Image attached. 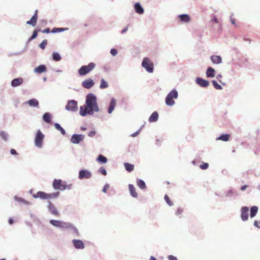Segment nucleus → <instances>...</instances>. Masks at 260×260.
Listing matches in <instances>:
<instances>
[{"mask_svg": "<svg viewBox=\"0 0 260 260\" xmlns=\"http://www.w3.org/2000/svg\"><path fill=\"white\" fill-rule=\"evenodd\" d=\"M99 111L96 96L92 93L87 94L85 105L80 107L79 114H91Z\"/></svg>", "mask_w": 260, "mask_h": 260, "instance_id": "obj_1", "label": "nucleus"}, {"mask_svg": "<svg viewBox=\"0 0 260 260\" xmlns=\"http://www.w3.org/2000/svg\"><path fill=\"white\" fill-rule=\"evenodd\" d=\"M49 223L54 227L60 229L62 231L67 230L70 232L76 237H79L80 236V234L78 229L71 222H65L60 220L50 219Z\"/></svg>", "mask_w": 260, "mask_h": 260, "instance_id": "obj_2", "label": "nucleus"}, {"mask_svg": "<svg viewBox=\"0 0 260 260\" xmlns=\"http://www.w3.org/2000/svg\"><path fill=\"white\" fill-rule=\"evenodd\" d=\"M45 138V135L42 133L40 129H38L37 131L34 143L35 145L39 148H41L43 146L44 140Z\"/></svg>", "mask_w": 260, "mask_h": 260, "instance_id": "obj_3", "label": "nucleus"}, {"mask_svg": "<svg viewBox=\"0 0 260 260\" xmlns=\"http://www.w3.org/2000/svg\"><path fill=\"white\" fill-rule=\"evenodd\" d=\"M178 92L175 89L172 90L166 98V103L168 106H173L175 104L174 99L178 98Z\"/></svg>", "mask_w": 260, "mask_h": 260, "instance_id": "obj_4", "label": "nucleus"}, {"mask_svg": "<svg viewBox=\"0 0 260 260\" xmlns=\"http://www.w3.org/2000/svg\"><path fill=\"white\" fill-rule=\"evenodd\" d=\"M95 67L93 62H90L87 66H82L78 70L80 76H84L91 72Z\"/></svg>", "mask_w": 260, "mask_h": 260, "instance_id": "obj_5", "label": "nucleus"}, {"mask_svg": "<svg viewBox=\"0 0 260 260\" xmlns=\"http://www.w3.org/2000/svg\"><path fill=\"white\" fill-rule=\"evenodd\" d=\"M142 66L149 73H152L154 69V64L148 57H145L142 62Z\"/></svg>", "mask_w": 260, "mask_h": 260, "instance_id": "obj_6", "label": "nucleus"}, {"mask_svg": "<svg viewBox=\"0 0 260 260\" xmlns=\"http://www.w3.org/2000/svg\"><path fill=\"white\" fill-rule=\"evenodd\" d=\"M46 208L48 212L51 215L56 217L59 216V212L55 206L51 201H48L47 202Z\"/></svg>", "mask_w": 260, "mask_h": 260, "instance_id": "obj_7", "label": "nucleus"}, {"mask_svg": "<svg viewBox=\"0 0 260 260\" xmlns=\"http://www.w3.org/2000/svg\"><path fill=\"white\" fill-rule=\"evenodd\" d=\"M92 177L91 172L87 169H82L79 171L78 178L80 180L89 179Z\"/></svg>", "mask_w": 260, "mask_h": 260, "instance_id": "obj_8", "label": "nucleus"}, {"mask_svg": "<svg viewBox=\"0 0 260 260\" xmlns=\"http://www.w3.org/2000/svg\"><path fill=\"white\" fill-rule=\"evenodd\" d=\"M84 136L81 134H73L71 138L70 142L75 144H78L83 140Z\"/></svg>", "mask_w": 260, "mask_h": 260, "instance_id": "obj_9", "label": "nucleus"}, {"mask_svg": "<svg viewBox=\"0 0 260 260\" xmlns=\"http://www.w3.org/2000/svg\"><path fill=\"white\" fill-rule=\"evenodd\" d=\"M66 109L71 112H76L77 109V102L75 100H71L68 102Z\"/></svg>", "mask_w": 260, "mask_h": 260, "instance_id": "obj_10", "label": "nucleus"}, {"mask_svg": "<svg viewBox=\"0 0 260 260\" xmlns=\"http://www.w3.org/2000/svg\"><path fill=\"white\" fill-rule=\"evenodd\" d=\"M240 217L242 221H246L248 219L249 208L247 206H244L241 208Z\"/></svg>", "mask_w": 260, "mask_h": 260, "instance_id": "obj_11", "label": "nucleus"}, {"mask_svg": "<svg viewBox=\"0 0 260 260\" xmlns=\"http://www.w3.org/2000/svg\"><path fill=\"white\" fill-rule=\"evenodd\" d=\"M72 243L74 248L77 249H83L85 247V245L81 240L74 239L72 240Z\"/></svg>", "mask_w": 260, "mask_h": 260, "instance_id": "obj_12", "label": "nucleus"}, {"mask_svg": "<svg viewBox=\"0 0 260 260\" xmlns=\"http://www.w3.org/2000/svg\"><path fill=\"white\" fill-rule=\"evenodd\" d=\"M63 181L61 179H54L52 182V187L55 190H60L62 185Z\"/></svg>", "mask_w": 260, "mask_h": 260, "instance_id": "obj_13", "label": "nucleus"}, {"mask_svg": "<svg viewBox=\"0 0 260 260\" xmlns=\"http://www.w3.org/2000/svg\"><path fill=\"white\" fill-rule=\"evenodd\" d=\"M47 193L43 191H38L37 193L32 194V197L35 199L40 198L41 200L47 199Z\"/></svg>", "mask_w": 260, "mask_h": 260, "instance_id": "obj_14", "label": "nucleus"}, {"mask_svg": "<svg viewBox=\"0 0 260 260\" xmlns=\"http://www.w3.org/2000/svg\"><path fill=\"white\" fill-rule=\"evenodd\" d=\"M38 12L37 10L35 11L34 16L31 17L30 20L26 22V24L31 25L33 26H35L36 25L38 18Z\"/></svg>", "mask_w": 260, "mask_h": 260, "instance_id": "obj_15", "label": "nucleus"}, {"mask_svg": "<svg viewBox=\"0 0 260 260\" xmlns=\"http://www.w3.org/2000/svg\"><path fill=\"white\" fill-rule=\"evenodd\" d=\"M83 87L86 89H89L91 88L94 84L93 80L91 79H88L85 80L82 83Z\"/></svg>", "mask_w": 260, "mask_h": 260, "instance_id": "obj_16", "label": "nucleus"}, {"mask_svg": "<svg viewBox=\"0 0 260 260\" xmlns=\"http://www.w3.org/2000/svg\"><path fill=\"white\" fill-rule=\"evenodd\" d=\"M196 81L199 85L203 87H207L209 84V82L207 80L200 78H198L196 79Z\"/></svg>", "mask_w": 260, "mask_h": 260, "instance_id": "obj_17", "label": "nucleus"}, {"mask_svg": "<svg viewBox=\"0 0 260 260\" xmlns=\"http://www.w3.org/2000/svg\"><path fill=\"white\" fill-rule=\"evenodd\" d=\"M23 80L21 78L13 79L11 82V85L13 87H17L22 84Z\"/></svg>", "mask_w": 260, "mask_h": 260, "instance_id": "obj_18", "label": "nucleus"}, {"mask_svg": "<svg viewBox=\"0 0 260 260\" xmlns=\"http://www.w3.org/2000/svg\"><path fill=\"white\" fill-rule=\"evenodd\" d=\"M14 200L16 202H17L19 203H22L24 205H28V206H30L31 205V203L30 202L24 200V199H23L22 198L19 197L17 196H15L14 197Z\"/></svg>", "mask_w": 260, "mask_h": 260, "instance_id": "obj_19", "label": "nucleus"}, {"mask_svg": "<svg viewBox=\"0 0 260 260\" xmlns=\"http://www.w3.org/2000/svg\"><path fill=\"white\" fill-rule=\"evenodd\" d=\"M258 207L256 206H253L250 207V217L252 218L256 216L258 212Z\"/></svg>", "mask_w": 260, "mask_h": 260, "instance_id": "obj_20", "label": "nucleus"}, {"mask_svg": "<svg viewBox=\"0 0 260 260\" xmlns=\"http://www.w3.org/2000/svg\"><path fill=\"white\" fill-rule=\"evenodd\" d=\"M230 137V135L229 134H222L220 136L216 138V141L221 140L224 142H227L229 141Z\"/></svg>", "mask_w": 260, "mask_h": 260, "instance_id": "obj_21", "label": "nucleus"}, {"mask_svg": "<svg viewBox=\"0 0 260 260\" xmlns=\"http://www.w3.org/2000/svg\"><path fill=\"white\" fill-rule=\"evenodd\" d=\"M128 189H129L131 195L133 198H137L138 197V194H137V192L136 191V189H135L134 186L133 184H129L128 185Z\"/></svg>", "mask_w": 260, "mask_h": 260, "instance_id": "obj_22", "label": "nucleus"}, {"mask_svg": "<svg viewBox=\"0 0 260 260\" xmlns=\"http://www.w3.org/2000/svg\"><path fill=\"white\" fill-rule=\"evenodd\" d=\"M47 71L46 67L45 65H40L35 69V72L37 73H42Z\"/></svg>", "mask_w": 260, "mask_h": 260, "instance_id": "obj_23", "label": "nucleus"}, {"mask_svg": "<svg viewBox=\"0 0 260 260\" xmlns=\"http://www.w3.org/2000/svg\"><path fill=\"white\" fill-rule=\"evenodd\" d=\"M210 58L212 62L215 64L220 63L222 61L221 57L218 55H212L211 56Z\"/></svg>", "mask_w": 260, "mask_h": 260, "instance_id": "obj_24", "label": "nucleus"}, {"mask_svg": "<svg viewBox=\"0 0 260 260\" xmlns=\"http://www.w3.org/2000/svg\"><path fill=\"white\" fill-rule=\"evenodd\" d=\"M96 161H98L100 164H105L107 162L108 159L107 158L102 154H99L96 158Z\"/></svg>", "mask_w": 260, "mask_h": 260, "instance_id": "obj_25", "label": "nucleus"}, {"mask_svg": "<svg viewBox=\"0 0 260 260\" xmlns=\"http://www.w3.org/2000/svg\"><path fill=\"white\" fill-rule=\"evenodd\" d=\"M137 185L141 189H145L146 188V183L144 180L141 179H137Z\"/></svg>", "mask_w": 260, "mask_h": 260, "instance_id": "obj_26", "label": "nucleus"}, {"mask_svg": "<svg viewBox=\"0 0 260 260\" xmlns=\"http://www.w3.org/2000/svg\"><path fill=\"white\" fill-rule=\"evenodd\" d=\"M237 194L236 192L232 188H230L225 192V196L227 198L235 197Z\"/></svg>", "mask_w": 260, "mask_h": 260, "instance_id": "obj_27", "label": "nucleus"}, {"mask_svg": "<svg viewBox=\"0 0 260 260\" xmlns=\"http://www.w3.org/2000/svg\"><path fill=\"white\" fill-rule=\"evenodd\" d=\"M181 22H188L190 21V18L189 15L187 14H182L179 16Z\"/></svg>", "mask_w": 260, "mask_h": 260, "instance_id": "obj_28", "label": "nucleus"}, {"mask_svg": "<svg viewBox=\"0 0 260 260\" xmlns=\"http://www.w3.org/2000/svg\"><path fill=\"white\" fill-rule=\"evenodd\" d=\"M59 195H60V192L59 191L47 193V200L56 199L57 198H58L59 196Z\"/></svg>", "mask_w": 260, "mask_h": 260, "instance_id": "obj_29", "label": "nucleus"}, {"mask_svg": "<svg viewBox=\"0 0 260 260\" xmlns=\"http://www.w3.org/2000/svg\"><path fill=\"white\" fill-rule=\"evenodd\" d=\"M124 166L125 169L128 172H132L134 169V165L129 162H124Z\"/></svg>", "mask_w": 260, "mask_h": 260, "instance_id": "obj_30", "label": "nucleus"}, {"mask_svg": "<svg viewBox=\"0 0 260 260\" xmlns=\"http://www.w3.org/2000/svg\"><path fill=\"white\" fill-rule=\"evenodd\" d=\"M116 106V100L114 99H112L111 101L108 112L109 113H112L115 108Z\"/></svg>", "mask_w": 260, "mask_h": 260, "instance_id": "obj_31", "label": "nucleus"}, {"mask_svg": "<svg viewBox=\"0 0 260 260\" xmlns=\"http://www.w3.org/2000/svg\"><path fill=\"white\" fill-rule=\"evenodd\" d=\"M135 11L138 14H142L144 12V10L141 5L137 3L135 5Z\"/></svg>", "mask_w": 260, "mask_h": 260, "instance_id": "obj_32", "label": "nucleus"}, {"mask_svg": "<svg viewBox=\"0 0 260 260\" xmlns=\"http://www.w3.org/2000/svg\"><path fill=\"white\" fill-rule=\"evenodd\" d=\"M207 76L214 77L215 76V70L211 67H209L206 72Z\"/></svg>", "mask_w": 260, "mask_h": 260, "instance_id": "obj_33", "label": "nucleus"}, {"mask_svg": "<svg viewBox=\"0 0 260 260\" xmlns=\"http://www.w3.org/2000/svg\"><path fill=\"white\" fill-rule=\"evenodd\" d=\"M54 127L55 128L60 131V132L61 133V134L63 135H64L66 133V131L64 128H63L61 125H60V124H59L58 123H54Z\"/></svg>", "mask_w": 260, "mask_h": 260, "instance_id": "obj_34", "label": "nucleus"}, {"mask_svg": "<svg viewBox=\"0 0 260 260\" xmlns=\"http://www.w3.org/2000/svg\"><path fill=\"white\" fill-rule=\"evenodd\" d=\"M43 120L47 123L52 122L51 115H43Z\"/></svg>", "mask_w": 260, "mask_h": 260, "instance_id": "obj_35", "label": "nucleus"}, {"mask_svg": "<svg viewBox=\"0 0 260 260\" xmlns=\"http://www.w3.org/2000/svg\"><path fill=\"white\" fill-rule=\"evenodd\" d=\"M27 103L31 106L38 107L39 105L38 101L35 99H31L27 102Z\"/></svg>", "mask_w": 260, "mask_h": 260, "instance_id": "obj_36", "label": "nucleus"}, {"mask_svg": "<svg viewBox=\"0 0 260 260\" xmlns=\"http://www.w3.org/2000/svg\"><path fill=\"white\" fill-rule=\"evenodd\" d=\"M0 137L5 141H7L9 137V135L4 131H1Z\"/></svg>", "mask_w": 260, "mask_h": 260, "instance_id": "obj_37", "label": "nucleus"}, {"mask_svg": "<svg viewBox=\"0 0 260 260\" xmlns=\"http://www.w3.org/2000/svg\"><path fill=\"white\" fill-rule=\"evenodd\" d=\"M72 184H66V182L63 181L62 185L61 186V189L59 190L63 191L66 189L70 190L71 188Z\"/></svg>", "mask_w": 260, "mask_h": 260, "instance_id": "obj_38", "label": "nucleus"}, {"mask_svg": "<svg viewBox=\"0 0 260 260\" xmlns=\"http://www.w3.org/2000/svg\"><path fill=\"white\" fill-rule=\"evenodd\" d=\"M100 87L101 89L107 88L108 87V83L104 79H102Z\"/></svg>", "mask_w": 260, "mask_h": 260, "instance_id": "obj_39", "label": "nucleus"}, {"mask_svg": "<svg viewBox=\"0 0 260 260\" xmlns=\"http://www.w3.org/2000/svg\"><path fill=\"white\" fill-rule=\"evenodd\" d=\"M159 115H150L149 118V121L150 122H156L158 119Z\"/></svg>", "mask_w": 260, "mask_h": 260, "instance_id": "obj_40", "label": "nucleus"}, {"mask_svg": "<svg viewBox=\"0 0 260 260\" xmlns=\"http://www.w3.org/2000/svg\"><path fill=\"white\" fill-rule=\"evenodd\" d=\"M52 58H53V59L54 61H59L61 59V58L60 55L59 54V53H58L57 52H54V53H53V54H52Z\"/></svg>", "mask_w": 260, "mask_h": 260, "instance_id": "obj_41", "label": "nucleus"}, {"mask_svg": "<svg viewBox=\"0 0 260 260\" xmlns=\"http://www.w3.org/2000/svg\"><path fill=\"white\" fill-rule=\"evenodd\" d=\"M68 29V28H53L51 32L52 33H57V32H60L62 31H63L65 30Z\"/></svg>", "mask_w": 260, "mask_h": 260, "instance_id": "obj_42", "label": "nucleus"}, {"mask_svg": "<svg viewBox=\"0 0 260 260\" xmlns=\"http://www.w3.org/2000/svg\"><path fill=\"white\" fill-rule=\"evenodd\" d=\"M164 199L165 200V201L166 202V203L170 206H173V204L172 203V202L170 200L169 197H168V196L167 194H166L164 197Z\"/></svg>", "mask_w": 260, "mask_h": 260, "instance_id": "obj_43", "label": "nucleus"}, {"mask_svg": "<svg viewBox=\"0 0 260 260\" xmlns=\"http://www.w3.org/2000/svg\"><path fill=\"white\" fill-rule=\"evenodd\" d=\"M48 43V41L46 39L45 40H44L42 43L41 44H40L39 45V47L42 49H44L46 47L47 44Z\"/></svg>", "mask_w": 260, "mask_h": 260, "instance_id": "obj_44", "label": "nucleus"}, {"mask_svg": "<svg viewBox=\"0 0 260 260\" xmlns=\"http://www.w3.org/2000/svg\"><path fill=\"white\" fill-rule=\"evenodd\" d=\"M183 212V209L182 208H178V209H177V210L175 212V215L180 218L181 217L180 215L182 214Z\"/></svg>", "mask_w": 260, "mask_h": 260, "instance_id": "obj_45", "label": "nucleus"}, {"mask_svg": "<svg viewBox=\"0 0 260 260\" xmlns=\"http://www.w3.org/2000/svg\"><path fill=\"white\" fill-rule=\"evenodd\" d=\"M98 172L101 173L104 176H106L107 174L106 170L103 167H101L98 170Z\"/></svg>", "mask_w": 260, "mask_h": 260, "instance_id": "obj_46", "label": "nucleus"}, {"mask_svg": "<svg viewBox=\"0 0 260 260\" xmlns=\"http://www.w3.org/2000/svg\"><path fill=\"white\" fill-rule=\"evenodd\" d=\"M212 84L214 87L217 89H220L222 88L221 86L218 84V83L215 80L212 81Z\"/></svg>", "mask_w": 260, "mask_h": 260, "instance_id": "obj_47", "label": "nucleus"}, {"mask_svg": "<svg viewBox=\"0 0 260 260\" xmlns=\"http://www.w3.org/2000/svg\"><path fill=\"white\" fill-rule=\"evenodd\" d=\"M208 167L209 164L207 162H203V164L200 166V168L202 170H206Z\"/></svg>", "mask_w": 260, "mask_h": 260, "instance_id": "obj_48", "label": "nucleus"}, {"mask_svg": "<svg viewBox=\"0 0 260 260\" xmlns=\"http://www.w3.org/2000/svg\"><path fill=\"white\" fill-rule=\"evenodd\" d=\"M144 125L143 124L137 132H136L134 133L133 134H132L131 135V136L132 137H135L137 136L139 134L141 130L142 129V128L144 126Z\"/></svg>", "mask_w": 260, "mask_h": 260, "instance_id": "obj_49", "label": "nucleus"}, {"mask_svg": "<svg viewBox=\"0 0 260 260\" xmlns=\"http://www.w3.org/2000/svg\"><path fill=\"white\" fill-rule=\"evenodd\" d=\"M109 188V185L108 183H106L105 185L104 186V187L102 189V191L104 193L107 192V189Z\"/></svg>", "mask_w": 260, "mask_h": 260, "instance_id": "obj_50", "label": "nucleus"}, {"mask_svg": "<svg viewBox=\"0 0 260 260\" xmlns=\"http://www.w3.org/2000/svg\"><path fill=\"white\" fill-rule=\"evenodd\" d=\"M38 32L36 30H34L32 33V36L30 38L29 40H32L35 38H36L37 37Z\"/></svg>", "mask_w": 260, "mask_h": 260, "instance_id": "obj_51", "label": "nucleus"}, {"mask_svg": "<svg viewBox=\"0 0 260 260\" xmlns=\"http://www.w3.org/2000/svg\"><path fill=\"white\" fill-rule=\"evenodd\" d=\"M95 134H96V132L95 131H91L88 134V136L90 137H93L95 136Z\"/></svg>", "mask_w": 260, "mask_h": 260, "instance_id": "obj_52", "label": "nucleus"}, {"mask_svg": "<svg viewBox=\"0 0 260 260\" xmlns=\"http://www.w3.org/2000/svg\"><path fill=\"white\" fill-rule=\"evenodd\" d=\"M168 259L169 260H178L177 259V258L174 256V255H169L168 256Z\"/></svg>", "mask_w": 260, "mask_h": 260, "instance_id": "obj_53", "label": "nucleus"}, {"mask_svg": "<svg viewBox=\"0 0 260 260\" xmlns=\"http://www.w3.org/2000/svg\"><path fill=\"white\" fill-rule=\"evenodd\" d=\"M10 153L13 155H16L18 154V153L17 152L16 150L13 148L10 149Z\"/></svg>", "mask_w": 260, "mask_h": 260, "instance_id": "obj_54", "label": "nucleus"}, {"mask_svg": "<svg viewBox=\"0 0 260 260\" xmlns=\"http://www.w3.org/2000/svg\"><path fill=\"white\" fill-rule=\"evenodd\" d=\"M253 224L255 226L260 229V221H258L257 220H255L254 221Z\"/></svg>", "mask_w": 260, "mask_h": 260, "instance_id": "obj_55", "label": "nucleus"}, {"mask_svg": "<svg viewBox=\"0 0 260 260\" xmlns=\"http://www.w3.org/2000/svg\"><path fill=\"white\" fill-rule=\"evenodd\" d=\"M110 53H111V54L115 56L117 54V51L115 49H112L110 51Z\"/></svg>", "mask_w": 260, "mask_h": 260, "instance_id": "obj_56", "label": "nucleus"}, {"mask_svg": "<svg viewBox=\"0 0 260 260\" xmlns=\"http://www.w3.org/2000/svg\"><path fill=\"white\" fill-rule=\"evenodd\" d=\"M14 220L12 217H10L9 218L8 223L9 224L12 225L14 223Z\"/></svg>", "mask_w": 260, "mask_h": 260, "instance_id": "obj_57", "label": "nucleus"}, {"mask_svg": "<svg viewBox=\"0 0 260 260\" xmlns=\"http://www.w3.org/2000/svg\"><path fill=\"white\" fill-rule=\"evenodd\" d=\"M42 32L43 33H46V34L49 33L50 32V28H46L44 30H42Z\"/></svg>", "mask_w": 260, "mask_h": 260, "instance_id": "obj_58", "label": "nucleus"}, {"mask_svg": "<svg viewBox=\"0 0 260 260\" xmlns=\"http://www.w3.org/2000/svg\"><path fill=\"white\" fill-rule=\"evenodd\" d=\"M248 186L247 185H243L241 187V190L242 191H244L247 188Z\"/></svg>", "mask_w": 260, "mask_h": 260, "instance_id": "obj_59", "label": "nucleus"}, {"mask_svg": "<svg viewBox=\"0 0 260 260\" xmlns=\"http://www.w3.org/2000/svg\"><path fill=\"white\" fill-rule=\"evenodd\" d=\"M128 25H127L126 27H125V28H124L123 29V30H122V31H121V33H122V34H124V33H125V32L127 30V29H128Z\"/></svg>", "mask_w": 260, "mask_h": 260, "instance_id": "obj_60", "label": "nucleus"}, {"mask_svg": "<svg viewBox=\"0 0 260 260\" xmlns=\"http://www.w3.org/2000/svg\"><path fill=\"white\" fill-rule=\"evenodd\" d=\"M29 214L31 218H35L36 217V215L32 214L31 212H29Z\"/></svg>", "mask_w": 260, "mask_h": 260, "instance_id": "obj_61", "label": "nucleus"}, {"mask_svg": "<svg viewBox=\"0 0 260 260\" xmlns=\"http://www.w3.org/2000/svg\"><path fill=\"white\" fill-rule=\"evenodd\" d=\"M213 20L216 23H218V20L217 18L216 17H215V16H214Z\"/></svg>", "mask_w": 260, "mask_h": 260, "instance_id": "obj_62", "label": "nucleus"}, {"mask_svg": "<svg viewBox=\"0 0 260 260\" xmlns=\"http://www.w3.org/2000/svg\"><path fill=\"white\" fill-rule=\"evenodd\" d=\"M231 23H232L233 24H234V25H235V23H236V20H235V19L231 18Z\"/></svg>", "mask_w": 260, "mask_h": 260, "instance_id": "obj_63", "label": "nucleus"}, {"mask_svg": "<svg viewBox=\"0 0 260 260\" xmlns=\"http://www.w3.org/2000/svg\"><path fill=\"white\" fill-rule=\"evenodd\" d=\"M150 260H156V259L153 256H151L150 257Z\"/></svg>", "mask_w": 260, "mask_h": 260, "instance_id": "obj_64", "label": "nucleus"}]
</instances>
